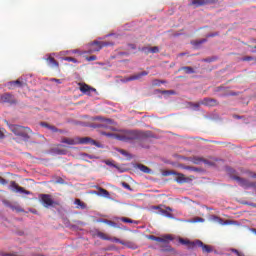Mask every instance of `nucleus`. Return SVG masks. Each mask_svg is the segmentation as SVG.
<instances>
[{"label":"nucleus","instance_id":"1","mask_svg":"<svg viewBox=\"0 0 256 256\" xmlns=\"http://www.w3.org/2000/svg\"><path fill=\"white\" fill-rule=\"evenodd\" d=\"M103 135H106V137H113L114 139H117L118 141H124L125 143L141 139V137H149L147 133L135 130H122L117 134L103 133Z\"/></svg>","mask_w":256,"mask_h":256},{"label":"nucleus","instance_id":"2","mask_svg":"<svg viewBox=\"0 0 256 256\" xmlns=\"http://www.w3.org/2000/svg\"><path fill=\"white\" fill-rule=\"evenodd\" d=\"M9 129L14 133V135H17V137H21L23 141H29L31 139L30 135L33 133L31 128L15 124L10 125Z\"/></svg>","mask_w":256,"mask_h":256},{"label":"nucleus","instance_id":"3","mask_svg":"<svg viewBox=\"0 0 256 256\" xmlns=\"http://www.w3.org/2000/svg\"><path fill=\"white\" fill-rule=\"evenodd\" d=\"M61 143L64 145H97V141L89 138V137H84V138H69V137H63L61 139Z\"/></svg>","mask_w":256,"mask_h":256},{"label":"nucleus","instance_id":"4","mask_svg":"<svg viewBox=\"0 0 256 256\" xmlns=\"http://www.w3.org/2000/svg\"><path fill=\"white\" fill-rule=\"evenodd\" d=\"M38 199L41 205L46 209H49V207H57L59 205V202L53 200V196L50 194H39Z\"/></svg>","mask_w":256,"mask_h":256},{"label":"nucleus","instance_id":"5","mask_svg":"<svg viewBox=\"0 0 256 256\" xmlns=\"http://www.w3.org/2000/svg\"><path fill=\"white\" fill-rule=\"evenodd\" d=\"M78 85L81 93H83L84 95H88L89 97H93V95H99L97 89L91 87L89 84L79 82Z\"/></svg>","mask_w":256,"mask_h":256},{"label":"nucleus","instance_id":"6","mask_svg":"<svg viewBox=\"0 0 256 256\" xmlns=\"http://www.w3.org/2000/svg\"><path fill=\"white\" fill-rule=\"evenodd\" d=\"M93 121H100V123L93 125V127L98 129H109V125H113V120L109 118H103L100 116H96L93 118Z\"/></svg>","mask_w":256,"mask_h":256},{"label":"nucleus","instance_id":"7","mask_svg":"<svg viewBox=\"0 0 256 256\" xmlns=\"http://www.w3.org/2000/svg\"><path fill=\"white\" fill-rule=\"evenodd\" d=\"M0 103L8 105H17V98L12 93L6 92L0 94Z\"/></svg>","mask_w":256,"mask_h":256},{"label":"nucleus","instance_id":"8","mask_svg":"<svg viewBox=\"0 0 256 256\" xmlns=\"http://www.w3.org/2000/svg\"><path fill=\"white\" fill-rule=\"evenodd\" d=\"M109 45H113L111 42L105 41H94L90 43L89 53H95L97 51H101L103 47H109Z\"/></svg>","mask_w":256,"mask_h":256},{"label":"nucleus","instance_id":"9","mask_svg":"<svg viewBox=\"0 0 256 256\" xmlns=\"http://www.w3.org/2000/svg\"><path fill=\"white\" fill-rule=\"evenodd\" d=\"M10 189L14 193H21V194H24V195H31V192L29 190H26L25 188L19 186V184H17V182H15V181L10 182Z\"/></svg>","mask_w":256,"mask_h":256},{"label":"nucleus","instance_id":"10","mask_svg":"<svg viewBox=\"0 0 256 256\" xmlns=\"http://www.w3.org/2000/svg\"><path fill=\"white\" fill-rule=\"evenodd\" d=\"M147 239H149L150 241H157L158 243H163L164 245H167L169 243V241L173 240L171 235H166V236H163V237H157L155 235H149V236H147Z\"/></svg>","mask_w":256,"mask_h":256},{"label":"nucleus","instance_id":"11","mask_svg":"<svg viewBox=\"0 0 256 256\" xmlns=\"http://www.w3.org/2000/svg\"><path fill=\"white\" fill-rule=\"evenodd\" d=\"M152 209L158 211V213H160V215H164V217H173V214H171V211H173V209L171 207H166V209H163L161 207V205L158 206H153Z\"/></svg>","mask_w":256,"mask_h":256},{"label":"nucleus","instance_id":"12","mask_svg":"<svg viewBox=\"0 0 256 256\" xmlns=\"http://www.w3.org/2000/svg\"><path fill=\"white\" fill-rule=\"evenodd\" d=\"M147 75H149V72H147V71H142V72L136 73L134 75L126 77L124 79V83H129V81H139V79H141L142 77H147Z\"/></svg>","mask_w":256,"mask_h":256},{"label":"nucleus","instance_id":"13","mask_svg":"<svg viewBox=\"0 0 256 256\" xmlns=\"http://www.w3.org/2000/svg\"><path fill=\"white\" fill-rule=\"evenodd\" d=\"M175 179L176 183H179L180 185H183V183H189V181H193L194 177L191 176L190 178L185 177V174L176 172Z\"/></svg>","mask_w":256,"mask_h":256},{"label":"nucleus","instance_id":"14","mask_svg":"<svg viewBox=\"0 0 256 256\" xmlns=\"http://www.w3.org/2000/svg\"><path fill=\"white\" fill-rule=\"evenodd\" d=\"M218 0H193L191 5L195 7H203V5H215Z\"/></svg>","mask_w":256,"mask_h":256},{"label":"nucleus","instance_id":"15","mask_svg":"<svg viewBox=\"0 0 256 256\" xmlns=\"http://www.w3.org/2000/svg\"><path fill=\"white\" fill-rule=\"evenodd\" d=\"M200 105H205L206 107H217L219 102L213 98H204L200 101Z\"/></svg>","mask_w":256,"mask_h":256},{"label":"nucleus","instance_id":"16","mask_svg":"<svg viewBox=\"0 0 256 256\" xmlns=\"http://www.w3.org/2000/svg\"><path fill=\"white\" fill-rule=\"evenodd\" d=\"M47 64L49 67L59 69V62L55 60L52 56L46 58Z\"/></svg>","mask_w":256,"mask_h":256},{"label":"nucleus","instance_id":"17","mask_svg":"<svg viewBox=\"0 0 256 256\" xmlns=\"http://www.w3.org/2000/svg\"><path fill=\"white\" fill-rule=\"evenodd\" d=\"M195 245H196L197 247H201V248H202V251H203L204 253H211V251H212V250H211V246L203 244V242H201V240L196 241V242H195Z\"/></svg>","mask_w":256,"mask_h":256},{"label":"nucleus","instance_id":"18","mask_svg":"<svg viewBox=\"0 0 256 256\" xmlns=\"http://www.w3.org/2000/svg\"><path fill=\"white\" fill-rule=\"evenodd\" d=\"M25 85H26V83L23 80L18 79L16 81L10 82L9 89H15V87H23Z\"/></svg>","mask_w":256,"mask_h":256},{"label":"nucleus","instance_id":"19","mask_svg":"<svg viewBox=\"0 0 256 256\" xmlns=\"http://www.w3.org/2000/svg\"><path fill=\"white\" fill-rule=\"evenodd\" d=\"M186 160L191 161V163H193L194 165H201V163H203V157H199V156H193V157L187 158Z\"/></svg>","mask_w":256,"mask_h":256},{"label":"nucleus","instance_id":"20","mask_svg":"<svg viewBox=\"0 0 256 256\" xmlns=\"http://www.w3.org/2000/svg\"><path fill=\"white\" fill-rule=\"evenodd\" d=\"M180 169H184L186 171H194L195 173L201 172L200 168L194 167V166H185L183 164L179 165Z\"/></svg>","mask_w":256,"mask_h":256},{"label":"nucleus","instance_id":"21","mask_svg":"<svg viewBox=\"0 0 256 256\" xmlns=\"http://www.w3.org/2000/svg\"><path fill=\"white\" fill-rule=\"evenodd\" d=\"M179 71H184L186 75H191L195 73V70L191 66H184L179 69Z\"/></svg>","mask_w":256,"mask_h":256},{"label":"nucleus","instance_id":"22","mask_svg":"<svg viewBox=\"0 0 256 256\" xmlns=\"http://www.w3.org/2000/svg\"><path fill=\"white\" fill-rule=\"evenodd\" d=\"M41 125H42V127H46V129H49L53 133H57L59 131V129H57V127L50 125L47 122H42Z\"/></svg>","mask_w":256,"mask_h":256},{"label":"nucleus","instance_id":"23","mask_svg":"<svg viewBox=\"0 0 256 256\" xmlns=\"http://www.w3.org/2000/svg\"><path fill=\"white\" fill-rule=\"evenodd\" d=\"M57 147H58V148L55 149V152H56L58 155H67V150L59 148V147H67V145L58 144Z\"/></svg>","mask_w":256,"mask_h":256},{"label":"nucleus","instance_id":"24","mask_svg":"<svg viewBox=\"0 0 256 256\" xmlns=\"http://www.w3.org/2000/svg\"><path fill=\"white\" fill-rule=\"evenodd\" d=\"M98 191H99L100 195H103L107 199H109V197H111V194L105 188L98 187Z\"/></svg>","mask_w":256,"mask_h":256},{"label":"nucleus","instance_id":"25","mask_svg":"<svg viewBox=\"0 0 256 256\" xmlns=\"http://www.w3.org/2000/svg\"><path fill=\"white\" fill-rule=\"evenodd\" d=\"M138 169H140V171H142V173H151V168L143 165V164H138Z\"/></svg>","mask_w":256,"mask_h":256},{"label":"nucleus","instance_id":"26","mask_svg":"<svg viewBox=\"0 0 256 256\" xmlns=\"http://www.w3.org/2000/svg\"><path fill=\"white\" fill-rule=\"evenodd\" d=\"M203 43H207V39H201V40H196L192 42V45H194V47H200V45H203Z\"/></svg>","mask_w":256,"mask_h":256},{"label":"nucleus","instance_id":"27","mask_svg":"<svg viewBox=\"0 0 256 256\" xmlns=\"http://www.w3.org/2000/svg\"><path fill=\"white\" fill-rule=\"evenodd\" d=\"M120 221H122V223H135V224H137V221H135L133 219H130V218H127V217L120 218Z\"/></svg>","mask_w":256,"mask_h":256},{"label":"nucleus","instance_id":"28","mask_svg":"<svg viewBox=\"0 0 256 256\" xmlns=\"http://www.w3.org/2000/svg\"><path fill=\"white\" fill-rule=\"evenodd\" d=\"M75 205H78V207H80L81 209H85L87 207V205H85V203L82 202L80 199L75 200Z\"/></svg>","mask_w":256,"mask_h":256},{"label":"nucleus","instance_id":"29","mask_svg":"<svg viewBox=\"0 0 256 256\" xmlns=\"http://www.w3.org/2000/svg\"><path fill=\"white\" fill-rule=\"evenodd\" d=\"M202 163H204V165H207L208 167H214L215 165V162L209 161L205 158H203Z\"/></svg>","mask_w":256,"mask_h":256},{"label":"nucleus","instance_id":"30","mask_svg":"<svg viewBox=\"0 0 256 256\" xmlns=\"http://www.w3.org/2000/svg\"><path fill=\"white\" fill-rule=\"evenodd\" d=\"M180 243L182 245H190V247H193L195 245V243H191L189 240H185L183 238L180 239Z\"/></svg>","mask_w":256,"mask_h":256},{"label":"nucleus","instance_id":"31","mask_svg":"<svg viewBox=\"0 0 256 256\" xmlns=\"http://www.w3.org/2000/svg\"><path fill=\"white\" fill-rule=\"evenodd\" d=\"M63 61H69V62H72V63H79V61L73 57H64L62 58Z\"/></svg>","mask_w":256,"mask_h":256},{"label":"nucleus","instance_id":"32","mask_svg":"<svg viewBox=\"0 0 256 256\" xmlns=\"http://www.w3.org/2000/svg\"><path fill=\"white\" fill-rule=\"evenodd\" d=\"M165 177H169V175H177V171L175 170H168L164 172Z\"/></svg>","mask_w":256,"mask_h":256},{"label":"nucleus","instance_id":"33","mask_svg":"<svg viewBox=\"0 0 256 256\" xmlns=\"http://www.w3.org/2000/svg\"><path fill=\"white\" fill-rule=\"evenodd\" d=\"M121 185L122 187H124V189H127L128 191H133V188H131V185H129V183L122 182Z\"/></svg>","mask_w":256,"mask_h":256},{"label":"nucleus","instance_id":"34","mask_svg":"<svg viewBox=\"0 0 256 256\" xmlns=\"http://www.w3.org/2000/svg\"><path fill=\"white\" fill-rule=\"evenodd\" d=\"M141 51L145 53V55H149V53H151V47H143Z\"/></svg>","mask_w":256,"mask_h":256},{"label":"nucleus","instance_id":"35","mask_svg":"<svg viewBox=\"0 0 256 256\" xmlns=\"http://www.w3.org/2000/svg\"><path fill=\"white\" fill-rule=\"evenodd\" d=\"M203 222H205V219H203L201 217H196L192 221V223H203Z\"/></svg>","mask_w":256,"mask_h":256},{"label":"nucleus","instance_id":"36","mask_svg":"<svg viewBox=\"0 0 256 256\" xmlns=\"http://www.w3.org/2000/svg\"><path fill=\"white\" fill-rule=\"evenodd\" d=\"M255 58H253V56H245L242 58V61H254Z\"/></svg>","mask_w":256,"mask_h":256},{"label":"nucleus","instance_id":"37","mask_svg":"<svg viewBox=\"0 0 256 256\" xmlns=\"http://www.w3.org/2000/svg\"><path fill=\"white\" fill-rule=\"evenodd\" d=\"M150 51H151V53H159V47H157V46L150 47Z\"/></svg>","mask_w":256,"mask_h":256},{"label":"nucleus","instance_id":"38","mask_svg":"<svg viewBox=\"0 0 256 256\" xmlns=\"http://www.w3.org/2000/svg\"><path fill=\"white\" fill-rule=\"evenodd\" d=\"M105 223H107V225H110L111 227H116L117 224L111 220H105Z\"/></svg>","mask_w":256,"mask_h":256},{"label":"nucleus","instance_id":"39","mask_svg":"<svg viewBox=\"0 0 256 256\" xmlns=\"http://www.w3.org/2000/svg\"><path fill=\"white\" fill-rule=\"evenodd\" d=\"M9 183L5 178L0 177V185H7Z\"/></svg>","mask_w":256,"mask_h":256},{"label":"nucleus","instance_id":"40","mask_svg":"<svg viewBox=\"0 0 256 256\" xmlns=\"http://www.w3.org/2000/svg\"><path fill=\"white\" fill-rule=\"evenodd\" d=\"M218 35H219V32H215V33L207 34L206 37H207V38H210V37H217Z\"/></svg>","mask_w":256,"mask_h":256},{"label":"nucleus","instance_id":"41","mask_svg":"<svg viewBox=\"0 0 256 256\" xmlns=\"http://www.w3.org/2000/svg\"><path fill=\"white\" fill-rule=\"evenodd\" d=\"M161 83L163 84V83H167V82L165 80H162V81L154 80V85H161Z\"/></svg>","mask_w":256,"mask_h":256},{"label":"nucleus","instance_id":"42","mask_svg":"<svg viewBox=\"0 0 256 256\" xmlns=\"http://www.w3.org/2000/svg\"><path fill=\"white\" fill-rule=\"evenodd\" d=\"M164 93L166 95H175V91H173V90H165Z\"/></svg>","mask_w":256,"mask_h":256},{"label":"nucleus","instance_id":"43","mask_svg":"<svg viewBox=\"0 0 256 256\" xmlns=\"http://www.w3.org/2000/svg\"><path fill=\"white\" fill-rule=\"evenodd\" d=\"M119 153H121V155H124V157H127V155H129V153H127V151L120 149Z\"/></svg>","mask_w":256,"mask_h":256},{"label":"nucleus","instance_id":"44","mask_svg":"<svg viewBox=\"0 0 256 256\" xmlns=\"http://www.w3.org/2000/svg\"><path fill=\"white\" fill-rule=\"evenodd\" d=\"M87 61H97V56H90L87 58Z\"/></svg>","mask_w":256,"mask_h":256},{"label":"nucleus","instance_id":"45","mask_svg":"<svg viewBox=\"0 0 256 256\" xmlns=\"http://www.w3.org/2000/svg\"><path fill=\"white\" fill-rule=\"evenodd\" d=\"M5 138V133L3 132V130L0 129V139H4Z\"/></svg>","mask_w":256,"mask_h":256},{"label":"nucleus","instance_id":"46","mask_svg":"<svg viewBox=\"0 0 256 256\" xmlns=\"http://www.w3.org/2000/svg\"><path fill=\"white\" fill-rule=\"evenodd\" d=\"M128 47H130V49H137V46L135 44H128Z\"/></svg>","mask_w":256,"mask_h":256},{"label":"nucleus","instance_id":"47","mask_svg":"<svg viewBox=\"0 0 256 256\" xmlns=\"http://www.w3.org/2000/svg\"><path fill=\"white\" fill-rule=\"evenodd\" d=\"M106 165H109L110 167H115V165H113V162H111V161H106Z\"/></svg>","mask_w":256,"mask_h":256},{"label":"nucleus","instance_id":"48","mask_svg":"<svg viewBox=\"0 0 256 256\" xmlns=\"http://www.w3.org/2000/svg\"><path fill=\"white\" fill-rule=\"evenodd\" d=\"M52 81H54L55 83L61 84V80L60 79L53 78Z\"/></svg>","mask_w":256,"mask_h":256},{"label":"nucleus","instance_id":"49","mask_svg":"<svg viewBox=\"0 0 256 256\" xmlns=\"http://www.w3.org/2000/svg\"><path fill=\"white\" fill-rule=\"evenodd\" d=\"M249 177H252L253 179H256V173L250 172Z\"/></svg>","mask_w":256,"mask_h":256},{"label":"nucleus","instance_id":"50","mask_svg":"<svg viewBox=\"0 0 256 256\" xmlns=\"http://www.w3.org/2000/svg\"><path fill=\"white\" fill-rule=\"evenodd\" d=\"M98 235H99V237H101V239H107V238H105V234L104 233H99Z\"/></svg>","mask_w":256,"mask_h":256},{"label":"nucleus","instance_id":"51","mask_svg":"<svg viewBox=\"0 0 256 256\" xmlns=\"http://www.w3.org/2000/svg\"><path fill=\"white\" fill-rule=\"evenodd\" d=\"M0 256H15V255H13V254H7V253H2V254H0Z\"/></svg>","mask_w":256,"mask_h":256},{"label":"nucleus","instance_id":"52","mask_svg":"<svg viewBox=\"0 0 256 256\" xmlns=\"http://www.w3.org/2000/svg\"><path fill=\"white\" fill-rule=\"evenodd\" d=\"M200 105H203V104H201V102H199L198 104H195V107H199Z\"/></svg>","mask_w":256,"mask_h":256},{"label":"nucleus","instance_id":"53","mask_svg":"<svg viewBox=\"0 0 256 256\" xmlns=\"http://www.w3.org/2000/svg\"><path fill=\"white\" fill-rule=\"evenodd\" d=\"M121 55H129L127 52H122Z\"/></svg>","mask_w":256,"mask_h":256},{"label":"nucleus","instance_id":"54","mask_svg":"<svg viewBox=\"0 0 256 256\" xmlns=\"http://www.w3.org/2000/svg\"><path fill=\"white\" fill-rule=\"evenodd\" d=\"M236 117V119H241V117H239V116H235Z\"/></svg>","mask_w":256,"mask_h":256}]
</instances>
